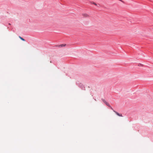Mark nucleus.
<instances>
[{
	"label": "nucleus",
	"instance_id": "nucleus-1",
	"mask_svg": "<svg viewBox=\"0 0 153 153\" xmlns=\"http://www.w3.org/2000/svg\"><path fill=\"white\" fill-rule=\"evenodd\" d=\"M102 101H103V102L105 103L108 106L110 107V105H109V103H108L105 100H102Z\"/></svg>",
	"mask_w": 153,
	"mask_h": 153
},
{
	"label": "nucleus",
	"instance_id": "nucleus-2",
	"mask_svg": "<svg viewBox=\"0 0 153 153\" xmlns=\"http://www.w3.org/2000/svg\"><path fill=\"white\" fill-rule=\"evenodd\" d=\"M82 16L84 17H87L89 16V15L86 13H83L82 14Z\"/></svg>",
	"mask_w": 153,
	"mask_h": 153
},
{
	"label": "nucleus",
	"instance_id": "nucleus-3",
	"mask_svg": "<svg viewBox=\"0 0 153 153\" xmlns=\"http://www.w3.org/2000/svg\"><path fill=\"white\" fill-rule=\"evenodd\" d=\"M113 111L118 116H120V117H123V116L122 115V114H119L117 112H116L114 110H113Z\"/></svg>",
	"mask_w": 153,
	"mask_h": 153
},
{
	"label": "nucleus",
	"instance_id": "nucleus-4",
	"mask_svg": "<svg viewBox=\"0 0 153 153\" xmlns=\"http://www.w3.org/2000/svg\"><path fill=\"white\" fill-rule=\"evenodd\" d=\"M65 45H66L65 44H61V45H59V47H64L65 46Z\"/></svg>",
	"mask_w": 153,
	"mask_h": 153
},
{
	"label": "nucleus",
	"instance_id": "nucleus-5",
	"mask_svg": "<svg viewBox=\"0 0 153 153\" xmlns=\"http://www.w3.org/2000/svg\"><path fill=\"white\" fill-rule=\"evenodd\" d=\"M19 38L22 40L23 41H25V40L23 38H22L21 37H20V36H19Z\"/></svg>",
	"mask_w": 153,
	"mask_h": 153
},
{
	"label": "nucleus",
	"instance_id": "nucleus-6",
	"mask_svg": "<svg viewBox=\"0 0 153 153\" xmlns=\"http://www.w3.org/2000/svg\"><path fill=\"white\" fill-rule=\"evenodd\" d=\"M93 4H94L95 5H96V4L94 3H93Z\"/></svg>",
	"mask_w": 153,
	"mask_h": 153
},
{
	"label": "nucleus",
	"instance_id": "nucleus-7",
	"mask_svg": "<svg viewBox=\"0 0 153 153\" xmlns=\"http://www.w3.org/2000/svg\"><path fill=\"white\" fill-rule=\"evenodd\" d=\"M111 108L112 110H113V109H112V108L111 107Z\"/></svg>",
	"mask_w": 153,
	"mask_h": 153
}]
</instances>
